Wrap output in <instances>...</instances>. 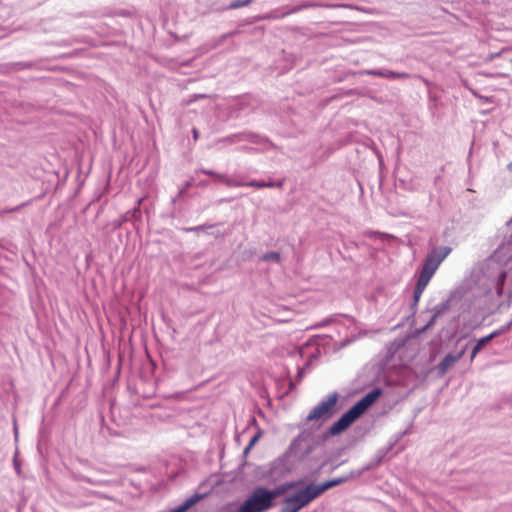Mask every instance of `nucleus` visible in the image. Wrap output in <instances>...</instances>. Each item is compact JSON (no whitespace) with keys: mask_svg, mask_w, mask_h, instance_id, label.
<instances>
[{"mask_svg":"<svg viewBox=\"0 0 512 512\" xmlns=\"http://www.w3.org/2000/svg\"><path fill=\"white\" fill-rule=\"evenodd\" d=\"M15 65L18 66L19 69H28L32 67V64L29 62H18Z\"/></svg>","mask_w":512,"mask_h":512,"instance_id":"obj_33","label":"nucleus"},{"mask_svg":"<svg viewBox=\"0 0 512 512\" xmlns=\"http://www.w3.org/2000/svg\"><path fill=\"white\" fill-rule=\"evenodd\" d=\"M506 278H507V272L505 270L501 269L497 273L496 280L494 283L495 294L498 297H501L503 295L504 284H505Z\"/></svg>","mask_w":512,"mask_h":512,"instance_id":"obj_15","label":"nucleus"},{"mask_svg":"<svg viewBox=\"0 0 512 512\" xmlns=\"http://www.w3.org/2000/svg\"><path fill=\"white\" fill-rule=\"evenodd\" d=\"M451 251L452 248L449 246H437L433 247L426 255L413 292V300L411 303V310L413 312L416 311L421 295L429 284L431 278Z\"/></svg>","mask_w":512,"mask_h":512,"instance_id":"obj_1","label":"nucleus"},{"mask_svg":"<svg viewBox=\"0 0 512 512\" xmlns=\"http://www.w3.org/2000/svg\"><path fill=\"white\" fill-rule=\"evenodd\" d=\"M325 464H326V461H323V462L319 465V467H318L315 471H313V472L311 473V476H316V475L319 473V471H320V470L325 466Z\"/></svg>","mask_w":512,"mask_h":512,"instance_id":"obj_35","label":"nucleus"},{"mask_svg":"<svg viewBox=\"0 0 512 512\" xmlns=\"http://www.w3.org/2000/svg\"><path fill=\"white\" fill-rule=\"evenodd\" d=\"M303 10L302 4L293 6L288 10L280 12L279 10L272 11L268 16L264 17V19H280L284 18L288 15L298 13Z\"/></svg>","mask_w":512,"mask_h":512,"instance_id":"obj_14","label":"nucleus"},{"mask_svg":"<svg viewBox=\"0 0 512 512\" xmlns=\"http://www.w3.org/2000/svg\"><path fill=\"white\" fill-rule=\"evenodd\" d=\"M82 481L86 482V483H89V484H95L94 481H92L90 478L88 477H82Z\"/></svg>","mask_w":512,"mask_h":512,"instance_id":"obj_39","label":"nucleus"},{"mask_svg":"<svg viewBox=\"0 0 512 512\" xmlns=\"http://www.w3.org/2000/svg\"><path fill=\"white\" fill-rule=\"evenodd\" d=\"M214 226H215V224L205 223V224H201V225L193 226V227H183L181 230L185 233L199 232V231L205 230L206 228H212Z\"/></svg>","mask_w":512,"mask_h":512,"instance_id":"obj_25","label":"nucleus"},{"mask_svg":"<svg viewBox=\"0 0 512 512\" xmlns=\"http://www.w3.org/2000/svg\"><path fill=\"white\" fill-rule=\"evenodd\" d=\"M221 142L227 144H235L240 142H249L256 145L268 146L270 145V141L267 137L253 133V132H240L231 134L227 137H224Z\"/></svg>","mask_w":512,"mask_h":512,"instance_id":"obj_7","label":"nucleus"},{"mask_svg":"<svg viewBox=\"0 0 512 512\" xmlns=\"http://www.w3.org/2000/svg\"><path fill=\"white\" fill-rule=\"evenodd\" d=\"M504 326L507 329V331H509L511 329V327H512V319L507 324H505Z\"/></svg>","mask_w":512,"mask_h":512,"instance_id":"obj_40","label":"nucleus"},{"mask_svg":"<svg viewBox=\"0 0 512 512\" xmlns=\"http://www.w3.org/2000/svg\"><path fill=\"white\" fill-rule=\"evenodd\" d=\"M192 185H193V178L187 180L183 184V186H181L179 188L178 193L176 194V196L172 198V203H176V201L178 199H180Z\"/></svg>","mask_w":512,"mask_h":512,"instance_id":"obj_23","label":"nucleus"},{"mask_svg":"<svg viewBox=\"0 0 512 512\" xmlns=\"http://www.w3.org/2000/svg\"><path fill=\"white\" fill-rule=\"evenodd\" d=\"M14 466H15L16 471L19 472L20 467L16 461H14Z\"/></svg>","mask_w":512,"mask_h":512,"instance_id":"obj_45","label":"nucleus"},{"mask_svg":"<svg viewBox=\"0 0 512 512\" xmlns=\"http://www.w3.org/2000/svg\"><path fill=\"white\" fill-rule=\"evenodd\" d=\"M240 186L239 187H258V180H250V181H242L240 180Z\"/></svg>","mask_w":512,"mask_h":512,"instance_id":"obj_30","label":"nucleus"},{"mask_svg":"<svg viewBox=\"0 0 512 512\" xmlns=\"http://www.w3.org/2000/svg\"><path fill=\"white\" fill-rule=\"evenodd\" d=\"M199 97L204 98V97H206V95L205 94H201V95H199Z\"/></svg>","mask_w":512,"mask_h":512,"instance_id":"obj_49","label":"nucleus"},{"mask_svg":"<svg viewBox=\"0 0 512 512\" xmlns=\"http://www.w3.org/2000/svg\"><path fill=\"white\" fill-rule=\"evenodd\" d=\"M301 375H302V371H299L298 376L301 377Z\"/></svg>","mask_w":512,"mask_h":512,"instance_id":"obj_50","label":"nucleus"},{"mask_svg":"<svg viewBox=\"0 0 512 512\" xmlns=\"http://www.w3.org/2000/svg\"><path fill=\"white\" fill-rule=\"evenodd\" d=\"M382 394L380 388H374L357 401L349 410H347L336 422L329 428L332 435H337L346 430L355 422Z\"/></svg>","mask_w":512,"mask_h":512,"instance_id":"obj_2","label":"nucleus"},{"mask_svg":"<svg viewBox=\"0 0 512 512\" xmlns=\"http://www.w3.org/2000/svg\"><path fill=\"white\" fill-rule=\"evenodd\" d=\"M257 188H266V181L258 180V187Z\"/></svg>","mask_w":512,"mask_h":512,"instance_id":"obj_37","label":"nucleus"},{"mask_svg":"<svg viewBox=\"0 0 512 512\" xmlns=\"http://www.w3.org/2000/svg\"><path fill=\"white\" fill-rule=\"evenodd\" d=\"M261 436V432H258L257 434H255L249 441L247 447L245 448L244 452L247 453L254 445L255 443L258 441V439L260 438Z\"/></svg>","mask_w":512,"mask_h":512,"instance_id":"obj_29","label":"nucleus"},{"mask_svg":"<svg viewBox=\"0 0 512 512\" xmlns=\"http://www.w3.org/2000/svg\"><path fill=\"white\" fill-rule=\"evenodd\" d=\"M317 441L308 431L301 432L289 445L286 456L304 461L316 448Z\"/></svg>","mask_w":512,"mask_h":512,"instance_id":"obj_3","label":"nucleus"},{"mask_svg":"<svg viewBox=\"0 0 512 512\" xmlns=\"http://www.w3.org/2000/svg\"><path fill=\"white\" fill-rule=\"evenodd\" d=\"M340 317H344V318L348 319L351 322L354 320L352 316H349L347 314H334V315H331V316L323 319L321 322L317 323L315 325V328L325 327V326L329 325L332 322H336L338 320V318H340Z\"/></svg>","mask_w":512,"mask_h":512,"instance_id":"obj_17","label":"nucleus"},{"mask_svg":"<svg viewBox=\"0 0 512 512\" xmlns=\"http://www.w3.org/2000/svg\"><path fill=\"white\" fill-rule=\"evenodd\" d=\"M507 332V329L505 328V326H501L499 329H496L494 330L493 332H491L490 334L486 335L488 338H490V341H492L493 339L497 338L498 336L504 334Z\"/></svg>","mask_w":512,"mask_h":512,"instance_id":"obj_27","label":"nucleus"},{"mask_svg":"<svg viewBox=\"0 0 512 512\" xmlns=\"http://www.w3.org/2000/svg\"><path fill=\"white\" fill-rule=\"evenodd\" d=\"M215 178L217 179V181L225 184L228 187H239L241 185L240 180L231 179L226 174L217 172Z\"/></svg>","mask_w":512,"mask_h":512,"instance_id":"obj_19","label":"nucleus"},{"mask_svg":"<svg viewBox=\"0 0 512 512\" xmlns=\"http://www.w3.org/2000/svg\"><path fill=\"white\" fill-rule=\"evenodd\" d=\"M254 0H232L227 9L230 10H236L245 6H248L250 3H252Z\"/></svg>","mask_w":512,"mask_h":512,"instance_id":"obj_24","label":"nucleus"},{"mask_svg":"<svg viewBox=\"0 0 512 512\" xmlns=\"http://www.w3.org/2000/svg\"><path fill=\"white\" fill-rule=\"evenodd\" d=\"M281 260V254L276 251L266 252L259 258V261L275 264H280Z\"/></svg>","mask_w":512,"mask_h":512,"instance_id":"obj_16","label":"nucleus"},{"mask_svg":"<svg viewBox=\"0 0 512 512\" xmlns=\"http://www.w3.org/2000/svg\"><path fill=\"white\" fill-rule=\"evenodd\" d=\"M338 397L339 394L337 392H332L325 396L315 407L311 409L306 417V422L330 417L333 414Z\"/></svg>","mask_w":512,"mask_h":512,"instance_id":"obj_5","label":"nucleus"},{"mask_svg":"<svg viewBox=\"0 0 512 512\" xmlns=\"http://www.w3.org/2000/svg\"><path fill=\"white\" fill-rule=\"evenodd\" d=\"M507 170L512 173V161L507 164Z\"/></svg>","mask_w":512,"mask_h":512,"instance_id":"obj_43","label":"nucleus"},{"mask_svg":"<svg viewBox=\"0 0 512 512\" xmlns=\"http://www.w3.org/2000/svg\"><path fill=\"white\" fill-rule=\"evenodd\" d=\"M241 150H249V148L244 146V147L241 148Z\"/></svg>","mask_w":512,"mask_h":512,"instance_id":"obj_46","label":"nucleus"},{"mask_svg":"<svg viewBox=\"0 0 512 512\" xmlns=\"http://www.w3.org/2000/svg\"><path fill=\"white\" fill-rule=\"evenodd\" d=\"M230 34H224L222 35L219 40L217 41L216 45H220L222 41H224L227 37H229Z\"/></svg>","mask_w":512,"mask_h":512,"instance_id":"obj_36","label":"nucleus"},{"mask_svg":"<svg viewBox=\"0 0 512 512\" xmlns=\"http://www.w3.org/2000/svg\"><path fill=\"white\" fill-rule=\"evenodd\" d=\"M372 467H373V465H365V466L361 467L360 469L352 470V471H350L347 474H344L342 476L330 479L331 480V484H332L333 487H336V486L341 485L343 483H346L348 481L358 479L365 472H367L370 469H372Z\"/></svg>","mask_w":512,"mask_h":512,"instance_id":"obj_11","label":"nucleus"},{"mask_svg":"<svg viewBox=\"0 0 512 512\" xmlns=\"http://www.w3.org/2000/svg\"><path fill=\"white\" fill-rule=\"evenodd\" d=\"M198 173H202L204 175H208V176H212V177H215L217 172L214 171V170H211V169H205V168H201L199 170H196V174Z\"/></svg>","mask_w":512,"mask_h":512,"instance_id":"obj_31","label":"nucleus"},{"mask_svg":"<svg viewBox=\"0 0 512 512\" xmlns=\"http://www.w3.org/2000/svg\"><path fill=\"white\" fill-rule=\"evenodd\" d=\"M312 501L313 498L311 497L306 487L300 488L295 493L287 496L283 500V505L280 512H299Z\"/></svg>","mask_w":512,"mask_h":512,"instance_id":"obj_6","label":"nucleus"},{"mask_svg":"<svg viewBox=\"0 0 512 512\" xmlns=\"http://www.w3.org/2000/svg\"><path fill=\"white\" fill-rule=\"evenodd\" d=\"M451 307V297L447 298L446 300L438 303L435 305L432 309L426 310V312L431 313L429 319L427 320L426 324L419 328L417 330V334H423L428 329L434 326L437 319L441 317L445 312H447Z\"/></svg>","mask_w":512,"mask_h":512,"instance_id":"obj_9","label":"nucleus"},{"mask_svg":"<svg viewBox=\"0 0 512 512\" xmlns=\"http://www.w3.org/2000/svg\"><path fill=\"white\" fill-rule=\"evenodd\" d=\"M273 506L268 489L256 487L239 508V512H264Z\"/></svg>","mask_w":512,"mask_h":512,"instance_id":"obj_4","label":"nucleus"},{"mask_svg":"<svg viewBox=\"0 0 512 512\" xmlns=\"http://www.w3.org/2000/svg\"><path fill=\"white\" fill-rule=\"evenodd\" d=\"M490 342V338L484 336L477 340L475 346L472 348L470 361H473L476 355L482 350V348Z\"/></svg>","mask_w":512,"mask_h":512,"instance_id":"obj_18","label":"nucleus"},{"mask_svg":"<svg viewBox=\"0 0 512 512\" xmlns=\"http://www.w3.org/2000/svg\"><path fill=\"white\" fill-rule=\"evenodd\" d=\"M256 106L250 96H242L235 99L229 106L230 116L239 118L249 115L255 110Z\"/></svg>","mask_w":512,"mask_h":512,"instance_id":"obj_8","label":"nucleus"},{"mask_svg":"<svg viewBox=\"0 0 512 512\" xmlns=\"http://www.w3.org/2000/svg\"><path fill=\"white\" fill-rule=\"evenodd\" d=\"M5 214V211H1L0 210V216L4 215Z\"/></svg>","mask_w":512,"mask_h":512,"instance_id":"obj_48","label":"nucleus"},{"mask_svg":"<svg viewBox=\"0 0 512 512\" xmlns=\"http://www.w3.org/2000/svg\"><path fill=\"white\" fill-rule=\"evenodd\" d=\"M22 206H23V204L15 206V207H11V208H5V209H2L1 211H5V214L12 213V212L18 211Z\"/></svg>","mask_w":512,"mask_h":512,"instance_id":"obj_34","label":"nucleus"},{"mask_svg":"<svg viewBox=\"0 0 512 512\" xmlns=\"http://www.w3.org/2000/svg\"><path fill=\"white\" fill-rule=\"evenodd\" d=\"M467 345L459 352L453 354L448 353L437 365L439 375H444L456 362H458L465 354Z\"/></svg>","mask_w":512,"mask_h":512,"instance_id":"obj_10","label":"nucleus"},{"mask_svg":"<svg viewBox=\"0 0 512 512\" xmlns=\"http://www.w3.org/2000/svg\"><path fill=\"white\" fill-rule=\"evenodd\" d=\"M300 483H301L300 481H292V482L282 483L273 489H268V494H269L271 500L273 501L276 497L283 495L288 490L297 487L298 485H300Z\"/></svg>","mask_w":512,"mask_h":512,"instance_id":"obj_13","label":"nucleus"},{"mask_svg":"<svg viewBox=\"0 0 512 512\" xmlns=\"http://www.w3.org/2000/svg\"><path fill=\"white\" fill-rule=\"evenodd\" d=\"M198 185L199 186H206V185H208V182L203 180V181H200Z\"/></svg>","mask_w":512,"mask_h":512,"instance_id":"obj_44","label":"nucleus"},{"mask_svg":"<svg viewBox=\"0 0 512 512\" xmlns=\"http://www.w3.org/2000/svg\"><path fill=\"white\" fill-rule=\"evenodd\" d=\"M306 489L309 491L311 497L314 499L318 498L321 494H323L325 491L333 488L331 484V480H327L321 483H314L310 482L307 484Z\"/></svg>","mask_w":512,"mask_h":512,"instance_id":"obj_12","label":"nucleus"},{"mask_svg":"<svg viewBox=\"0 0 512 512\" xmlns=\"http://www.w3.org/2000/svg\"><path fill=\"white\" fill-rule=\"evenodd\" d=\"M214 236H215V237H219V236H220V233L215 232Z\"/></svg>","mask_w":512,"mask_h":512,"instance_id":"obj_47","label":"nucleus"},{"mask_svg":"<svg viewBox=\"0 0 512 512\" xmlns=\"http://www.w3.org/2000/svg\"><path fill=\"white\" fill-rule=\"evenodd\" d=\"M303 10L309 9V8H318V7H324V8H331L333 5L324 4L317 0H304L301 2Z\"/></svg>","mask_w":512,"mask_h":512,"instance_id":"obj_21","label":"nucleus"},{"mask_svg":"<svg viewBox=\"0 0 512 512\" xmlns=\"http://www.w3.org/2000/svg\"><path fill=\"white\" fill-rule=\"evenodd\" d=\"M141 219V210L139 206L127 211L124 214V221H138Z\"/></svg>","mask_w":512,"mask_h":512,"instance_id":"obj_20","label":"nucleus"},{"mask_svg":"<svg viewBox=\"0 0 512 512\" xmlns=\"http://www.w3.org/2000/svg\"><path fill=\"white\" fill-rule=\"evenodd\" d=\"M365 74L367 75H371V76H377V77H383L385 78V70H381V69H371V70H367L365 72Z\"/></svg>","mask_w":512,"mask_h":512,"instance_id":"obj_28","label":"nucleus"},{"mask_svg":"<svg viewBox=\"0 0 512 512\" xmlns=\"http://www.w3.org/2000/svg\"><path fill=\"white\" fill-rule=\"evenodd\" d=\"M284 184H285V178L277 180V181L269 180V181H266V188H279V189H281L284 186Z\"/></svg>","mask_w":512,"mask_h":512,"instance_id":"obj_26","label":"nucleus"},{"mask_svg":"<svg viewBox=\"0 0 512 512\" xmlns=\"http://www.w3.org/2000/svg\"><path fill=\"white\" fill-rule=\"evenodd\" d=\"M383 456H384L383 454L377 455L376 458L373 461H371L370 463H368L367 465H373L372 468L376 467L382 461Z\"/></svg>","mask_w":512,"mask_h":512,"instance_id":"obj_32","label":"nucleus"},{"mask_svg":"<svg viewBox=\"0 0 512 512\" xmlns=\"http://www.w3.org/2000/svg\"><path fill=\"white\" fill-rule=\"evenodd\" d=\"M124 216L121 218V220H119L117 223H116V226L117 227H120L122 225V223H124Z\"/></svg>","mask_w":512,"mask_h":512,"instance_id":"obj_42","label":"nucleus"},{"mask_svg":"<svg viewBox=\"0 0 512 512\" xmlns=\"http://www.w3.org/2000/svg\"><path fill=\"white\" fill-rule=\"evenodd\" d=\"M280 465H281V463L273 462L272 466H271V471L274 470L277 466H280Z\"/></svg>","mask_w":512,"mask_h":512,"instance_id":"obj_41","label":"nucleus"},{"mask_svg":"<svg viewBox=\"0 0 512 512\" xmlns=\"http://www.w3.org/2000/svg\"><path fill=\"white\" fill-rule=\"evenodd\" d=\"M192 133H193V138H194L195 140H197V139H198V137H199V132H198V130H197L196 128H193Z\"/></svg>","mask_w":512,"mask_h":512,"instance_id":"obj_38","label":"nucleus"},{"mask_svg":"<svg viewBox=\"0 0 512 512\" xmlns=\"http://www.w3.org/2000/svg\"><path fill=\"white\" fill-rule=\"evenodd\" d=\"M410 77H412V75L409 73H406V72H397V71L385 69V78H388V79H396V78L407 79Z\"/></svg>","mask_w":512,"mask_h":512,"instance_id":"obj_22","label":"nucleus"}]
</instances>
